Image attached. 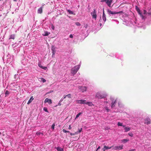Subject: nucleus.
I'll return each instance as SVG.
<instances>
[{
  "label": "nucleus",
  "mask_w": 151,
  "mask_h": 151,
  "mask_svg": "<svg viewBox=\"0 0 151 151\" xmlns=\"http://www.w3.org/2000/svg\"><path fill=\"white\" fill-rule=\"evenodd\" d=\"M34 99V98H33V97L32 96H31L30 99H29V100L28 103H27V104H30L31 102H32V101Z\"/></svg>",
  "instance_id": "aec40b11"
},
{
  "label": "nucleus",
  "mask_w": 151,
  "mask_h": 151,
  "mask_svg": "<svg viewBox=\"0 0 151 151\" xmlns=\"http://www.w3.org/2000/svg\"><path fill=\"white\" fill-rule=\"evenodd\" d=\"M80 132H78V131H77L76 132H75V134H78Z\"/></svg>",
  "instance_id": "de8ad7c7"
},
{
  "label": "nucleus",
  "mask_w": 151,
  "mask_h": 151,
  "mask_svg": "<svg viewBox=\"0 0 151 151\" xmlns=\"http://www.w3.org/2000/svg\"><path fill=\"white\" fill-rule=\"evenodd\" d=\"M100 26H101V25H102V24L101 23H100Z\"/></svg>",
  "instance_id": "bf43d9fd"
},
{
  "label": "nucleus",
  "mask_w": 151,
  "mask_h": 151,
  "mask_svg": "<svg viewBox=\"0 0 151 151\" xmlns=\"http://www.w3.org/2000/svg\"><path fill=\"white\" fill-rule=\"evenodd\" d=\"M69 37L70 38H73V35L72 34H70V35Z\"/></svg>",
  "instance_id": "c03bdc74"
},
{
  "label": "nucleus",
  "mask_w": 151,
  "mask_h": 151,
  "mask_svg": "<svg viewBox=\"0 0 151 151\" xmlns=\"http://www.w3.org/2000/svg\"><path fill=\"white\" fill-rule=\"evenodd\" d=\"M4 35L3 36V37L1 38L0 39V40L1 42H2L4 40Z\"/></svg>",
  "instance_id": "f704fd0d"
},
{
  "label": "nucleus",
  "mask_w": 151,
  "mask_h": 151,
  "mask_svg": "<svg viewBox=\"0 0 151 151\" xmlns=\"http://www.w3.org/2000/svg\"><path fill=\"white\" fill-rule=\"evenodd\" d=\"M55 124H53L52 125V126H51V128H52L53 129V130L54 129V127H55Z\"/></svg>",
  "instance_id": "4c0bfd02"
},
{
  "label": "nucleus",
  "mask_w": 151,
  "mask_h": 151,
  "mask_svg": "<svg viewBox=\"0 0 151 151\" xmlns=\"http://www.w3.org/2000/svg\"><path fill=\"white\" fill-rule=\"evenodd\" d=\"M107 12L108 14L109 15V17H111L112 18H114V15L116 14H124V12L122 11H120L118 12L115 11H112L110 9H108L107 10Z\"/></svg>",
  "instance_id": "f257e3e1"
},
{
  "label": "nucleus",
  "mask_w": 151,
  "mask_h": 151,
  "mask_svg": "<svg viewBox=\"0 0 151 151\" xmlns=\"http://www.w3.org/2000/svg\"><path fill=\"white\" fill-rule=\"evenodd\" d=\"M91 14L92 16V18L95 19L96 20L97 17L96 11V9H94L93 12H91Z\"/></svg>",
  "instance_id": "0eeeda50"
},
{
  "label": "nucleus",
  "mask_w": 151,
  "mask_h": 151,
  "mask_svg": "<svg viewBox=\"0 0 151 151\" xmlns=\"http://www.w3.org/2000/svg\"><path fill=\"white\" fill-rule=\"evenodd\" d=\"M43 7L42 6L39 8L37 10V13H38L41 14L42 12Z\"/></svg>",
  "instance_id": "dca6fc26"
},
{
  "label": "nucleus",
  "mask_w": 151,
  "mask_h": 151,
  "mask_svg": "<svg viewBox=\"0 0 151 151\" xmlns=\"http://www.w3.org/2000/svg\"><path fill=\"white\" fill-rule=\"evenodd\" d=\"M135 150V149H131L129 150V151H134Z\"/></svg>",
  "instance_id": "864d4df0"
},
{
  "label": "nucleus",
  "mask_w": 151,
  "mask_h": 151,
  "mask_svg": "<svg viewBox=\"0 0 151 151\" xmlns=\"http://www.w3.org/2000/svg\"><path fill=\"white\" fill-rule=\"evenodd\" d=\"M67 11L70 14L75 15V14L72 11L69 9H67Z\"/></svg>",
  "instance_id": "412c9836"
},
{
  "label": "nucleus",
  "mask_w": 151,
  "mask_h": 151,
  "mask_svg": "<svg viewBox=\"0 0 151 151\" xmlns=\"http://www.w3.org/2000/svg\"><path fill=\"white\" fill-rule=\"evenodd\" d=\"M129 140V139H124L122 140V141L124 143H125Z\"/></svg>",
  "instance_id": "a878e982"
},
{
  "label": "nucleus",
  "mask_w": 151,
  "mask_h": 151,
  "mask_svg": "<svg viewBox=\"0 0 151 151\" xmlns=\"http://www.w3.org/2000/svg\"><path fill=\"white\" fill-rule=\"evenodd\" d=\"M66 96H64L63 98V99H65V98H66Z\"/></svg>",
  "instance_id": "5fc2aeb1"
},
{
  "label": "nucleus",
  "mask_w": 151,
  "mask_h": 151,
  "mask_svg": "<svg viewBox=\"0 0 151 151\" xmlns=\"http://www.w3.org/2000/svg\"><path fill=\"white\" fill-rule=\"evenodd\" d=\"M55 148L58 151H64L63 149L60 147H58Z\"/></svg>",
  "instance_id": "f3484780"
},
{
  "label": "nucleus",
  "mask_w": 151,
  "mask_h": 151,
  "mask_svg": "<svg viewBox=\"0 0 151 151\" xmlns=\"http://www.w3.org/2000/svg\"><path fill=\"white\" fill-rule=\"evenodd\" d=\"M110 99L111 101H112V102L111 104V108H113L115 106V104H116V100L114 101L112 97L110 98Z\"/></svg>",
  "instance_id": "9d476101"
},
{
  "label": "nucleus",
  "mask_w": 151,
  "mask_h": 151,
  "mask_svg": "<svg viewBox=\"0 0 151 151\" xmlns=\"http://www.w3.org/2000/svg\"><path fill=\"white\" fill-rule=\"evenodd\" d=\"M111 148V147H109L108 146H104V147L103 148V150L104 151H105L106 150H107L109 149H110Z\"/></svg>",
  "instance_id": "a211bd4d"
},
{
  "label": "nucleus",
  "mask_w": 151,
  "mask_h": 151,
  "mask_svg": "<svg viewBox=\"0 0 151 151\" xmlns=\"http://www.w3.org/2000/svg\"><path fill=\"white\" fill-rule=\"evenodd\" d=\"M44 102L45 103H48L49 104H51L52 103V100L50 99H48V98L45 99Z\"/></svg>",
  "instance_id": "9b49d317"
},
{
  "label": "nucleus",
  "mask_w": 151,
  "mask_h": 151,
  "mask_svg": "<svg viewBox=\"0 0 151 151\" xmlns=\"http://www.w3.org/2000/svg\"><path fill=\"white\" fill-rule=\"evenodd\" d=\"M75 24L77 26H79L81 25V24L79 22H76L75 23Z\"/></svg>",
  "instance_id": "2f4dec72"
},
{
  "label": "nucleus",
  "mask_w": 151,
  "mask_h": 151,
  "mask_svg": "<svg viewBox=\"0 0 151 151\" xmlns=\"http://www.w3.org/2000/svg\"><path fill=\"white\" fill-rule=\"evenodd\" d=\"M50 34V32L45 31L44 32V34L43 35L44 36H47Z\"/></svg>",
  "instance_id": "5701e85b"
},
{
  "label": "nucleus",
  "mask_w": 151,
  "mask_h": 151,
  "mask_svg": "<svg viewBox=\"0 0 151 151\" xmlns=\"http://www.w3.org/2000/svg\"><path fill=\"white\" fill-rule=\"evenodd\" d=\"M100 146H99L98 147V148H97L96 150V151H97L98 150H99V149H100Z\"/></svg>",
  "instance_id": "8fccbe9b"
},
{
  "label": "nucleus",
  "mask_w": 151,
  "mask_h": 151,
  "mask_svg": "<svg viewBox=\"0 0 151 151\" xmlns=\"http://www.w3.org/2000/svg\"><path fill=\"white\" fill-rule=\"evenodd\" d=\"M85 104H86L89 106H92L93 105V104L91 102H87L86 101V103Z\"/></svg>",
  "instance_id": "6ab92c4d"
},
{
  "label": "nucleus",
  "mask_w": 151,
  "mask_h": 151,
  "mask_svg": "<svg viewBox=\"0 0 151 151\" xmlns=\"http://www.w3.org/2000/svg\"><path fill=\"white\" fill-rule=\"evenodd\" d=\"M9 94V91L6 90L5 92V96H6L7 95Z\"/></svg>",
  "instance_id": "c85d7f7f"
},
{
  "label": "nucleus",
  "mask_w": 151,
  "mask_h": 151,
  "mask_svg": "<svg viewBox=\"0 0 151 151\" xmlns=\"http://www.w3.org/2000/svg\"><path fill=\"white\" fill-rule=\"evenodd\" d=\"M57 48L55 47L54 46L52 45L51 46V50L52 51V57H53V55H54L55 54V53L56 51V49Z\"/></svg>",
  "instance_id": "1a4fd4ad"
},
{
  "label": "nucleus",
  "mask_w": 151,
  "mask_h": 151,
  "mask_svg": "<svg viewBox=\"0 0 151 151\" xmlns=\"http://www.w3.org/2000/svg\"><path fill=\"white\" fill-rule=\"evenodd\" d=\"M63 132L65 133H66V132L70 133V132L69 131H67L64 129H63Z\"/></svg>",
  "instance_id": "72a5a7b5"
},
{
  "label": "nucleus",
  "mask_w": 151,
  "mask_h": 151,
  "mask_svg": "<svg viewBox=\"0 0 151 151\" xmlns=\"http://www.w3.org/2000/svg\"><path fill=\"white\" fill-rule=\"evenodd\" d=\"M71 129V126L70 125H69V127H68V129Z\"/></svg>",
  "instance_id": "603ef678"
},
{
  "label": "nucleus",
  "mask_w": 151,
  "mask_h": 151,
  "mask_svg": "<svg viewBox=\"0 0 151 151\" xmlns=\"http://www.w3.org/2000/svg\"><path fill=\"white\" fill-rule=\"evenodd\" d=\"M47 67H43H43L42 68H42L43 69H44V70H46L47 68Z\"/></svg>",
  "instance_id": "49530a36"
},
{
  "label": "nucleus",
  "mask_w": 151,
  "mask_h": 151,
  "mask_svg": "<svg viewBox=\"0 0 151 151\" xmlns=\"http://www.w3.org/2000/svg\"><path fill=\"white\" fill-rule=\"evenodd\" d=\"M82 128H81L80 129H78V132H79L80 133L81 132V131H82Z\"/></svg>",
  "instance_id": "37998d69"
},
{
  "label": "nucleus",
  "mask_w": 151,
  "mask_h": 151,
  "mask_svg": "<svg viewBox=\"0 0 151 151\" xmlns=\"http://www.w3.org/2000/svg\"><path fill=\"white\" fill-rule=\"evenodd\" d=\"M41 132H37L36 133V134L37 136H39V135H40V134H41Z\"/></svg>",
  "instance_id": "58836bf2"
},
{
  "label": "nucleus",
  "mask_w": 151,
  "mask_h": 151,
  "mask_svg": "<svg viewBox=\"0 0 151 151\" xmlns=\"http://www.w3.org/2000/svg\"><path fill=\"white\" fill-rule=\"evenodd\" d=\"M145 123L148 124L150 123V119L149 118H147L145 120Z\"/></svg>",
  "instance_id": "2eb2a0df"
},
{
  "label": "nucleus",
  "mask_w": 151,
  "mask_h": 151,
  "mask_svg": "<svg viewBox=\"0 0 151 151\" xmlns=\"http://www.w3.org/2000/svg\"><path fill=\"white\" fill-rule=\"evenodd\" d=\"M117 125L118 126H122L123 127H125V126L123 125H122V123H121L120 122H118L117 124Z\"/></svg>",
  "instance_id": "cd10ccee"
},
{
  "label": "nucleus",
  "mask_w": 151,
  "mask_h": 151,
  "mask_svg": "<svg viewBox=\"0 0 151 151\" xmlns=\"http://www.w3.org/2000/svg\"><path fill=\"white\" fill-rule=\"evenodd\" d=\"M147 14V11L146 10H143V14Z\"/></svg>",
  "instance_id": "a19ab883"
},
{
  "label": "nucleus",
  "mask_w": 151,
  "mask_h": 151,
  "mask_svg": "<svg viewBox=\"0 0 151 151\" xmlns=\"http://www.w3.org/2000/svg\"><path fill=\"white\" fill-rule=\"evenodd\" d=\"M39 81H42L43 83L45 82L46 81V80L45 79H44L43 78H39Z\"/></svg>",
  "instance_id": "b1692460"
},
{
  "label": "nucleus",
  "mask_w": 151,
  "mask_h": 151,
  "mask_svg": "<svg viewBox=\"0 0 151 151\" xmlns=\"http://www.w3.org/2000/svg\"><path fill=\"white\" fill-rule=\"evenodd\" d=\"M17 0H14V1H17Z\"/></svg>",
  "instance_id": "13d9d810"
},
{
  "label": "nucleus",
  "mask_w": 151,
  "mask_h": 151,
  "mask_svg": "<svg viewBox=\"0 0 151 151\" xmlns=\"http://www.w3.org/2000/svg\"><path fill=\"white\" fill-rule=\"evenodd\" d=\"M82 114V112H81L78 113L76 115L75 119H76L78 117H79V116H80V115Z\"/></svg>",
  "instance_id": "bb28decb"
},
{
  "label": "nucleus",
  "mask_w": 151,
  "mask_h": 151,
  "mask_svg": "<svg viewBox=\"0 0 151 151\" xmlns=\"http://www.w3.org/2000/svg\"><path fill=\"white\" fill-rule=\"evenodd\" d=\"M128 134L129 135L131 136V137H133V133H132L131 132V133H129V134Z\"/></svg>",
  "instance_id": "e433bc0d"
},
{
  "label": "nucleus",
  "mask_w": 151,
  "mask_h": 151,
  "mask_svg": "<svg viewBox=\"0 0 151 151\" xmlns=\"http://www.w3.org/2000/svg\"><path fill=\"white\" fill-rule=\"evenodd\" d=\"M53 92V90H51V91H48L47 93V94L50 93H51L52 92Z\"/></svg>",
  "instance_id": "79ce46f5"
},
{
  "label": "nucleus",
  "mask_w": 151,
  "mask_h": 151,
  "mask_svg": "<svg viewBox=\"0 0 151 151\" xmlns=\"http://www.w3.org/2000/svg\"><path fill=\"white\" fill-rule=\"evenodd\" d=\"M63 99H63V98H62L60 99V101H60V102H61L63 101Z\"/></svg>",
  "instance_id": "09e8293b"
},
{
  "label": "nucleus",
  "mask_w": 151,
  "mask_h": 151,
  "mask_svg": "<svg viewBox=\"0 0 151 151\" xmlns=\"http://www.w3.org/2000/svg\"><path fill=\"white\" fill-rule=\"evenodd\" d=\"M69 133H70V135H71V136L74 135H75V133H70V132Z\"/></svg>",
  "instance_id": "a18cd8bd"
},
{
  "label": "nucleus",
  "mask_w": 151,
  "mask_h": 151,
  "mask_svg": "<svg viewBox=\"0 0 151 151\" xmlns=\"http://www.w3.org/2000/svg\"><path fill=\"white\" fill-rule=\"evenodd\" d=\"M61 102H60V101L59 102L58 104V105L59 106H60L61 105Z\"/></svg>",
  "instance_id": "3c124183"
},
{
  "label": "nucleus",
  "mask_w": 151,
  "mask_h": 151,
  "mask_svg": "<svg viewBox=\"0 0 151 151\" xmlns=\"http://www.w3.org/2000/svg\"><path fill=\"white\" fill-rule=\"evenodd\" d=\"M105 109L107 111V112H109L110 111V109H108V107L106 106L104 107Z\"/></svg>",
  "instance_id": "7c9ffc66"
},
{
  "label": "nucleus",
  "mask_w": 151,
  "mask_h": 151,
  "mask_svg": "<svg viewBox=\"0 0 151 151\" xmlns=\"http://www.w3.org/2000/svg\"><path fill=\"white\" fill-rule=\"evenodd\" d=\"M66 96L67 97H68L69 98H71V94H68V95H66Z\"/></svg>",
  "instance_id": "473e14b6"
},
{
  "label": "nucleus",
  "mask_w": 151,
  "mask_h": 151,
  "mask_svg": "<svg viewBox=\"0 0 151 151\" xmlns=\"http://www.w3.org/2000/svg\"><path fill=\"white\" fill-rule=\"evenodd\" d=\"M76 102V103L78 104H85L86 103V101L84 100L81 99L77 100Z\"/></svg>",
  "instance_id": "6e6552de"
},
{
  "label": "nucleus",
  "mask_w": 151,
  "mask_h": 151,
  "mask_svg": "<svg viewBox=\"0 0 151 151\" xmlns=\"http://www.w3.org/2000/svg\"><path fill=\"white\" fill-rule=\"evenodd\" d=\"M7 57H8L7 58V63L12 62L13 60V56H12L8 54Z\"/></svg>",
  "instance_id": "423d86ee"
},
{
  "label": "nucleus",
  "mask_w": 151,
  "mask_h": 151,
  "mask_svg": "<svg viewBox=\"0 0 151 151\" xmlns=\"http://www.w3.org/2000/svg\"><path fill=\"white\" fill-rule=\"evenodd\" d=\"M1 95H0V99H1Z\"/></svg>",
  "instance_id": "052dcab7"
},
{
  "label": "nucleus",
  "mask_w": 151,
  "mask_h": 151,
  "mask_svg": "<svg viewBox=\"0 0 151 151\" xmlns=\"http://www.w3.org/2000/svg\"><path fill=\"white\" fill-rule=\"evenodd\" d=\"M136 11H137V12H138V14L142 18V19H145V16H144L142 15V13L141 12H140V9L138 8V7L137 6H136Z\"/></svg>",
  "instance_id": "39448f33"
},
{
  "label": "nucleus",
  "mask_w": 151,
  "mask_h": 151,
  "mask_svg": "<svg viewBox=\"0 0 151 151\" xmlns=\"http://www.w3.org/2000/svg\"><path fill=\"white\" fill-rule=\"evenodd\" d=\"M43 110L45 112H48L47 109L46 107L43 108Z\"/></svg>",
  "instance_id": "c9c22d12"
},
{
  "label": "nucleus",
  "mask_w": 151,
  "mask_h": 151,
  "mask_svg": "<svg viewBox=\"0 0 151 151\" xmlns=\"http://www.w3.org/2000/svg\"><path fill=\"white\" fill-rule=\"evenodd\" d=\"M113 0H101V2H105L106 4L109 7H111V4L112 3Z\"/></svg>",
  "instance_id": "20e7f679"
},
{
  "label": "nucleus",
  "mask_w": 151,
  "mask_h": 151,
  "mask_svg": "<svg viewBox=\"0 0 151 151\" xmlns=\"http://www.w3.org/2000/svg\"><path fill=\"white\" fill-rule=\"evenodd\" d=\"M88 26V25L87 24H86L85 26V27H86V28Z\"/></svg>",
  "instance_id": "6e6d98bb"
},
{
  "label": "nucleus",
  "mask_w": 151,
  "mask_h": 151,
  "mask_svg": "<svg viewBox=\"0 0 151 151\" xmlns=\"http://www.w3.org/2000/svg\"><path fill=\"white\" fill-rule=\"evenodd\" d=\"M102 18H103V20L104 21V23L106 20V16L105 14L104 13V9H103Z\"/></svg>",
  "instance_id": "f8f14e48"
},
{
  "label": "nucleus",
  "mask_w": 151,
  "mask_h": 151,
  "mask_svg": "<svg viewBox=\"0 0 151 151\" xmlns=\"http://www.w3.org/2000/svg\"><path fill=\"white\" fill-rule=\"evenodd\" d=\"M107 96L106 93H104L100 92H98L96 93V97L98 99L105 98Z\"/></svg>",
  "instance_id": "f03ea898"
},
{
  "label": "nucleus",
  "mask_w": 151,
  "mask_h": 151,
  "mask_svg": "<svg viewBox=\"0 0 151 151\" xmlns=\"http://www.w3.org/2000/svg\"><path fill=\"white\" fill-rule=\"evenodd\" d=\"M124 129L125 130V132H127L129 131L130 130L131 128L130 127H125Z\"/></svg>",
  "instance_id": "393cba45"
},
{
  "label": "nucleus",
  "mask_w": 151,
  "mask_h": 151,
  "mask_svg": "<svg viewBox=\"0 0 151 151\" xmlns=\"http://www.w3.org/2000/svg\"><path fill=\"white\" fill-rule=\"evenodd\" d=\"M80 67V65H76L75 66L74 68H73L71 70V73H72L73 75H74L76 74L77 71L78 70Z\"/></svg>",
  "instance_id": "7ed1b4c3"
},
{
  "label": "nucleus",
  "mask_w": 151,
  "mask_h": 151,
  "mask_svg": "<svg viewBox=\"0 0 151 151\" xmlns=\"http://www.w3.org/2000/svg\"><path fill=\"white\" fill-rule=\"evenodd\" d=\"M15 38V35L14 34L11 35H10L9 37V40H10L11 39H12L14 40Z\"/></svg>",
  "instance_id": "4be33fe9"
},
{
  "label": "nucleus",
  "mask_w": 151,
  "mask_h": 151,
  "mask_svg": "<svg viewBox=\"0 0 151 151\" xmlns=\"http://www.w3.org/2000/svg\"><path fill=\"white\" fill-rule=\"evenodd\" d=\"M123 145H121L119 146H116L113 149L115 150H117L118 149L121 150L123 149Z\"/></svg>",
  "instance_id": "4468645a"
},
{
  "label": "nucleus",
  "mask_w": 151,
  "mask_h": 151,
  "mask_svg": "<svg viewBox=\"0 0 151 151\" xmlns=\"http://www.w3.org/2000/svg\"><path fill=\"white\" fill-rule=\"evenodd\" d=\"M51 28L53 29V30H54V29H55V26L53 25H52V26L51 27Z\"/></svg>",
  "instance_id": "ea45409f"
},
{
  "label": "nucleus",
  "mask_w": 151,
  "mask_h": 151,
  "mask_svg": "<svg viewBox=\"0 0 151 151\" xmlns=\"http://www.w3.org/2000/svg\"><path fill=\"white\" fill-rule=\"evenodd\" d=\"M79 88L83 92L85 91L86 90V86H81Z\"/></svg>",
  "instance_id": "ddd939ff"
},
{
  "label": "nucleus",
  "mask_w": 151,
  "mask_h": 151,
  "mask_svg": "<svg viewBox=\"0 0 151 151\" xmlns=\"http://www.w3.org/2000/svg\"><path fill=\"white\" fill-rule=\"evenodd\" d=\"M42 135H43V133H41V134Z\"/></svg>",
  "instance_id": "4d7b16f0"
},
{
  "label": "nucleus",
  "mask_w": 151,
  "mask_h": 151,
  "mask_svg": "<svg viewBox=\"0 0 151 151\" xmlns=\"http://www.w3.org/2000/svg\"><path fill=\"white\" fill-rule=\"evenodd\" d=\"M38 66L40 67V68H42L43 67V66H42L41 65V63L40 62H39L38 63Z\"/></svg>",
  "instance_id": "c756f323"
},
{
  "label": "nucleus",
  "mask_w": 151,
  "mask_h": 151,
  "mask_svg": "<svg viewBox=\"0 0 151 151\" xmlns=\"http://www.w3.org/2000/svg\"><path fill=\"white\" fill-rule=\"evenodd\" d=\"M1 16V15H0V16Z\"/></svg>",
  "instance_id": "680f3d73"
}]
</instances>
